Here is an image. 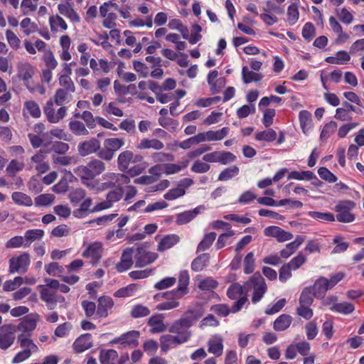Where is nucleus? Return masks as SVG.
<instances>
[{"label": "nucleus", "mask_w": 364, "mask_h": 364, "mask_svg": "<svg viewBox=\"0 0 364 364\" xmlns=\"http://www.w3.org/2000/svg\"><path fill=\"white\" fill-rule=\"evenodd\" d=\"M27 169L29 171L35 169L38 174L46 173L49 169V165L46 161L45 153L40 151L31 156L28 162Z\"/></svg>", "instance_id": "nucleus-11"}, {"label": "nucleus", "mask_w": 364, "mask_h": 364, "mask_svg": "<svg viewBox=\"0 0 364 364\" xmlns=\"http://www.w3.org/2000/svg\"><path fill=\"white\" fill-rule=\"evenodd\" d=\"M239 173V168L236 166H232L225 168L220 172L218 176V181H225L234 176H237Z\"/></svg>", "instance_id": "nucleus-56"}, {"label": "nucleus", "mask_w": 364, "mask_h": 364, "mask_svg": "<svg viewBox=\"0 0 364 364\" xmlns=\"http://www.w3.org/2000/svg\"><path fill=\"white\" fill-rule=\"evenodd\" d=\"M58 82L61 89H65L72 92L75 91V84L70 77L68 76V75H59Z\"/></svg>", "instance_id": "nucleus-61"}, {"label": "nucleus", "mask_w": 364, "mask_h": 364, "mask_svg": "<svg viewBox=\"0 0 364 364\" xmlns=\"http://www.w3.org/2000/svg\"><path fill=\"white\" fill-rule=\"evenodd\" d=\"M287 178L289 180L294 179L298 181H311L313 179H316L318 181V178L314 174V172L311 171H291L288 176Z\"/></svg>", "instance_id": "nucleus-38"}, {"label": "nucleus", "mask_w": 364, "mask_h": 364, "mask_svg": "<svg viewBox=\"0 0 364 364\" xmlns=\"http://www.w3.org/2000/svg\"><path fill=\"white\" fill-rule=\"evenodd\" d=\"M337 127L338 124L334 121L326 123L321 130L320 140L321 141H326L336 131Z\"/></svg>", "instance_id": "nucleus-48"}, {"label": "nucleus", "mask_w": 364, "mask_h": 364, "mask_svg": "<svg viewBox=\"0 0 364 364\" xmlns=\"http://www.w3.org/2000/svg\"><path fill=\"white\" fill-rule=\"evenodd\" d=\"M255 268V259L254 252H250L247 253L244 259V272L247 274H251L254 272Z\"/></svg>", "instance_id": "nucleus-63"}, {"label": "nucleus", "mask_w": 364, "mask_h": 364, "mask_svg": "<svg viewBox=\"0 0 364 364\" xmlns=\"http://www.w3.org/2000/svg\"><path fill=\"white\" fill-rule=\"evenodd\" d=\"M202 143V139L200 136V134L191 136L188 139H186L181 142L177 143L176 144L182 149L186 150L190 149L192 146L198 144Z\"/></svg>", "instance_id": "nucleus-53"}, {"label": "nucleus", "mask_w": 364, "mask_h": 364, "mask_svg": "<svg viewBox=\"0 0 364 364\" xmlns=\"http://www.w3.org/2000/svg\"><path fill=\"white\" fill-rule=\"evenodd\" d=\"M183 297L174 290L156 294L154 296V299L159 303L155 309L157 311H168L176 309L180 306L178 300Z\"/></svg>", "instance_id": "nucleus-3"}, {"label": "nucleus", "mask_w": 364, "mask_h": 364, "mask_svg": "<svg viewBox=\"0 0 364 364\" xmlns=\"http://www.w3.org/2000/svg\"><path fill=\"white\" fill-rule=\"evenodd\" d=\"M17 69L18 77L23 80L27 89L31 93H33L36 91V88L31 87L28 81L34 75V68L29 63H19L17 65Z\"/></svg>", "instance_id": "nucleus-12"}, {"label": "nucleus", "mask_w": 364, "mask_h": 364, "mask_svg": "<svg viewBox=\"0 0 364 364\" xmlns=\"http://www.w3.org/2000/svg\"><path fill=\"white\" fill-rule=\"evenodd\" d=\"M31 264L30 255L28 252L14 256L9 261V272L11 274L26 273Z\"/></svg>", "instance_id": "nucleus-7"}, {"label": "nucleus", "mask_w": 364, "mask_h": 364, "mask_svg": "<svg viewBox=\"0 0 364 364\" xmlns=\"http://www.w3.org/2000/svg\"><path fill=\"white\" fill-rule=\"evenodd\" d=\"M264 235L266 237H272L279 242H284L291 240L294 235L291 232H287L279 226H269L264 230Z\"/></svg>", "instance_id": "nucleus-14"}, {"label": "nucleus", "mask_w": 364, "mask_h": 364, "mask_svg": "<svg viewBox=\"0 0 364 364\" xmlns=\"http://www.w3.org/2000/svg\"><path fill=\"white\" fill-rule=\"evenodd\" d=\"M228 296L232 300L246 296L242 287L238 283L231 284L227 290Z\"/></svg>", "instance_id": "nucleus-50"}, {"label": "nucleus", "mask_w": 364, "mask_h": 364, "mask_svg": "<svg viewBox=\"0 0 364 364\" xmlns=\"http://www.w3.org/2000/svg\"><path fill=\"white\" fill-rule=\"evenodd\" d=\"M44 236V231L41 229H31L25 232L23 240L25 248L29 247L36 240H41Z\"/></svg>", "instance_id": "nucleus-29"}, {"label": "nucleus", "mask_w": 364, "mask_h": 364, "mask_svg": "<svg viewBox=\"0 0 364 364\" xmlns=\"http://www.w3.org/2000/svg\"><path fill=\"white\" fill-rule=\"evenodd\" d=\"M210 256L208 253H203L196 257L191 262V269L193 272H200L205 268L210 261Z\"/></svg>", "instance_id": "nucleus-33"}, {"label": "nucleus", "mask_w": 364, "mask_h": 364, "mask_svg": "<svg viewBox=\"0 0 364 364\" xmlns=\"http://www.w3.org/2000/svg\"><path fill=\"white\" fill-rule=\"evenodd\" d=\"M159 124L171 132H176L178 127V122L169 117H160Z\"/></svg>", "instance_id": "nucleus-55"}, {"label": "nucleus", "mask_w": 364, "mask_h": 364, "mask_svg": "<svg viewBox=\"0 0 364 364\" xmlns=\"http://www.w3.org/2000/svg\"><path fill=\"white\" fill-rule=\"evenodd\" d=\"M300 127L304 134H307L311 128L312 116L308 110H301L299 114Z\"/></svg>", "instance_id": "nucleus-39"}, {"label": "nucleus", "mask_w": 364, "mask_h": 364, "mask_svg": "<svg viewBox=\"0 0 364 364\" xmlns=\"http://www.w3.org/2000/svg\"><path fill=\"white\" fill-rule=\"evenodd\" d=\"M287 16V22L289 26H293L296 23L299 18V12L296 3H292L288 6Z\"/></svg>", "instance_id": "nucleus-46"}, {"label": "nucleus", "mask_w": 364, "mask_h": 364, "mask_svg": "<svg viewBox=\"0 0 364 364\" xmlns=\"http://www.w3.org/2000/svg\"><path fill=\"white\" fill-rule=\"evenodd\" d=\"M53 105L54 102L53 100L50 99L48 100L43 107V112L50 123L56 124L65 117L67 107L64 106L60 107L55 112Z\"/></svg>", "instance_id": "nucleus-9"}, {"label": "nucleus", "mask_w": 364, "mask_h": 364, "mask_svg": "<svg viewBox=\"0 0 364 364\" xmlns=\"http://www.w3.org/2000/svg\"><path fill=\"white\" fill-rule=\"evenodd\" d=\"M216 238V233L211 232L204 235L203 240L199 242L197 247V252H203L209 249Z\"/></svg>", "instance_id": "nucleus-45"}, {"label": "nucleus", "mask_w": 364, "mask_h": 364, "mask_svg": "<svg viewBox=\"0 0 364 364\" xmlns=\"http://www.w3.org/2000/svg\"><path fill=\"white\" fill-rule=\"evenodd\" d=\"M329 309L333 312L343 315H348L354 311L355 307L353 304L344 301L333 304V306L329 307Z\"/></svg>", "instance_id": "nucleus-43"}, {"label": "nucleus", "mask_w": 364, "mask_h": 364, "mask_svg": "<svg viewBox=\"0 0 364 364\" xmlns=\"http://www.w3.org/2000/svg\"><path fill=\"white\" fill-rule=\"evenodd\" d=\"M355 207V202L352 200L339 201L334 208L336 212L335 216L337 221L343 223H350L355 220V215L352 213V210Z\"/></svg>", "instance_id": "nucleus-6"}, {"label": "nucleus", "mask_w": 364, "mask_h": 364, "mask_svg": "<svg viewBox=\"0 0 364 364\" xmlns=\"http://www.w3.org/2000/svg\"><path fill=\"white\" fill-rule=\"evenodd\" d=\"M149 309L142 304L134 305L130 312V315L134 318L146 317L150 314Z\"/></svg>", "instance_id": "nucleus-52"}, {"label": "nucleus", "mask_w": 364, "mask_h": 364, "mask_svg": "<svg viewBox=\"0 0 364 364\" xmlns=\"http://www.w3.org/2000/svg\"><path fill=\"white\" fill-rule=\"evenodd\" d=\"M113 306L114 301L111 297L107 296L100 297L97 306L96 317L106 318L109 314V311L112 309Z\"/></svg>", "instance_id": "nucleus-19"}, {"label": "nucleus", "mask_w": 364, "mask_h": 364, "mask_svg": "<svg viewBox=\"0 0 364 364\" xmlns=\"http://www.w3.org/2000/svg\"><path fill=\"white\" fill-rule=\"evenodd\" d=\"M161 349L163 352H167L170 348L185 343L176 335L166 334L160 338Z\"/></svg>", "instance_id": "nucleus-24"}, {"label": "nucleus", "mask_w": 364, "mask_h": 364, "mask_svg": "<svg viewBox=\"0 0 364 364\" xmlns=\"http://www.w3.org/2000/svg\"><path fill=\"white\" fill-rule=\"evenodd\" d=\"M23 168V162L18 161L16 159H12L6 167V171L9 176L13 177L16 173L22 171Z\"/></svg>", "instance_id": "nucleus-59"}, {"label": "nucleus", "mask_w": 364, "mask_h": 364, "mask_svg": "<svg viewBox=\"0 0 364 364\" xmlns=\"http://www.w3.org/2000/svg\"><path fill=\"white\" fill-rule=\"evenodd\" d=\"M123 194V188L119 186L109 191L107 194L106 198L113 205L114 203L119 201L122 198Z\"/></svg>", "instance_id": "nucleus-54"}, {"label": "nucleus", "mask_w": 364, "mask_h": 364, "mask_svg": "<svg viewBox=\"0 0 364 364\" xmlns=\"http://www.w3.org/2000/svg\"><path fill=\"white\" fill-rule=\"evenodd\" d=\"M100 146V140L96 138H92L80 143L77 146V150L81 156H85L94 153L97 154L99 150L101 149Z\"/></svg>", "instance_id": "nucleus-15"}, {"label": "nucleus", "mask_w": 364, "mask_h": 364, "mask_svg": "<svg viewBox=\"0 0 364 364\" xmlns=\"http://www.w3.org/2000/svg\"><path fill=\"white\" fill-rule=\"evenodd\" d=\"M189 274L187 270H183L180 272L178 277V287L173 289L176 293L184 296L188 292V285L189 284Z\"/></svg>", "instance_id": "nucleus-31"}, {"label": "nucleus", "mask_w": 364, "mask_h": 364, "mask_svg": "<svg viewBox=\"0 0 364 364\" xmlns=\"http://www.w3.org/2000/svg\"><path fill=\"white\" fill-rule=\"evenodd\" d=\"M165 316L163 314H155L152 315L147 321V325L150 327L151 333L155 334L165 331L167 329L164 323Z\"/></svg>", "instance_id": "nucleus-17"}, {"label": "nucleus", "mask_w": 364, "mask_h": 364, "mask_svg": "<svg viewBox=\"0 0 364 364\" xmlns=\"http://www.w3.org/2000/svg\"><path fill=\"white\" fill-rule=\"evenodd\" d=\"M203 314L204 310L203 307L197 306L187 310L182 318L185 321H188L190 323V326H192L196 321L203 316Z\"/></svg>", "instance_id": "nucleus-37"}, {"label": "nucleus", "mask_w": 364, "mask_h": 364, "mask_svg": "<svg viewBox=\"0 0 364 364\" xmlns=\"http://www.w3.org/2000/svg\"><path fill=\"white\" fill-rule=\"evenodd\" d=\"M230 129L227 127L222 128L218 131L209 130L205 132H201L200 136L202 142L220 141L229 134Z\"/></svg>", "instance_id": "nucleus-23"}, {"label": "nucleus", "mask_w": 364, "mask_h": 364, "mask_svg": "<svg viewBox=\"0 0 364 364\" xmlns=\"http://www.w3.org/2000/svg\"><path fill=\"white\" fill-rule=\"evenodd\" d=\"M139 337V332L138 331H130L116 338L113 341V343L136 346L138 345Z\"/></svg>", "instance_id": "nucleus-25"}, {"label": "nucleus", "mask_w": 364, "mask_h": 364, "mask_svg": "<svg viewBox=\"0 0 364 364\" xmlns=\"http://www.w3.org/2000/svg\"><path fill=\"white\" fill-rule=\"evenodd\" d=\"M157 258L158 255L156 253L147 251L142 247H139L136 249L134 255L135 267H144L153 263Z\"/></svg>", "instance_id": "nucleus-10"}, {"label": "nucleus", "mask_w": 364, "mask_h": 364, "mask_svg": "<svg viewBox=\"0 0 364 364\" xmlns=\"http://www.w3.org/2000/svg\"><path fill=\"white\" fill-rule=\"evenodd\" d=\"M121 178L128 179V177L123 173H116L113 172L106 173L102 176V182L100 183L96 190L105 191L117 188Z\"/></svg>", "instance_id": "nucleus-13"}, {"label": "nucleus", "mask_w": 364, "mask_h": 364, "mask_svg": "<svg viewBox=\"0 0 364 364\" xmlns=\"http://www.w3.org/2000/svg\"><path fill=\"white\" fill-rule=\"evenodd\" d=\"M304 241V236L297 235L293 242L288 243L286 247L279 252L280 257L284 259L289 258Z\"/></svg>", "instance_id": "nucleus-22"}, {"label": "nucleus", "mask_w": 364, "mask_h": 364, "mask_svg": "<svg viewBox=\"0 0 364 364\" xmlns=\"http://www.w3.org/2000/svg\"><path fill=\"white\" fill-rule=\"evenodd\" d=\"M17 339L21 348L24 349H31L32 352H36L38 350V346L33 341L31 338H27L24 333L18 335Z\"/></svg>", "instance_id": "nucleus-58"}, {"label": "nucleus", "mask_w": 364, "mask_h": 364, "mask_svg": "<svg viewBox=\"0 0 364 364\" xmlns=\"http://www.w3.org/2000/svg\"><path fill=\"white\" fill-rule=\"evenodd\" d=\"M118 353L114 349H102L100 352L99 360L101 364H116Z\"/></svg>", "instance_id": "nucleus-34"}, {"label": "nucleus", "mask_w": 364, "mask_h": 364, "mask_svg": "<svg viewBox=\"0 0 364 364\" xmlns=\"http://www.w3.org/2000/svg\"><path fill=\"white\" fill-rule=\"evenodd\" d=\"M202 208V206H198L193 210H186L178 214L176 218V223L178 225H184L188 223L197 216Z\"/></svg>", "instance_id": "nucleus-30"}, {"label": "nucleus", "mask_w": 364, "mask_h": 364, "mask_svg": "<svg viewBox=\"0 0 364 364\" xmlns=\"http://www.w3.org/2000/svg\"><path fill=\"white\" fill-rule=\"evenodd\" d=\"M6 38L10 47L14 50H18L20 48L21 40L16 33L10 29L6 31Z\"/></svg>", "instance_id": "nucleus-62"}, {"label": "nucleus", "mask_w": 364, "mask_h": 364, "mask_svg": "<svg viewBox=\"0 0 364 364\" xmlns=\"http://www.w3.org/2000/svg\"><path fill=\"white\" fill-rule=\"evenodd\" d=\"M292 322V317L286 314L279 316L273 323V328L276 331H284L287 330Z\"/></svg>", "instance_id": "nucleus-32"}, {"label": "nucleus", "mask_w": 364, "mask_h": 364, "mask_svg": "<svg viewBox=\"0 0 364 364\" xmlns=\"http://www.w3.org/2000/svg\"><path fill=\"white\" fill-rule=\"evenodd\" d=\"M69 128L70 131L77 136H86L89 134V132L85 124L80 121H70L69 122Z\"/></svg>", "instance_id": "nucleus-47"}, {"label": "nucleus", "mask_w": 364, "mask_h": 364, "mask_svg": "<svg viewBox=\"0 0 364 364\" xmlns=\"http://www.w3.org/2000/svg\"><path fill=\"white\" fill-rule=\"evenodd\" d=\"M139 150L153 149L154 150H161L164 147V143L157 139H142L136 146Z\"/></svg>", "instance_id": "nucleus-27"}, {"label": "nucleus", "mask_w": 364, "mask_h": 364, "mask_svg": "<svg viewBox=\"0 0 364 364\" xmlns=\"http://www.w3.org/2000/svg\"><path fill=\"white\" fill-rule=\"evenodd\" d=\"M208 352L216 357H220L223 353V338L218 335L211 337L207 342Z\"/></svg>", "instance_id": "nucleus-21"}, {"label": "nucleus", "mask_w": 364, "mask_h": 364, "mask_svg": "<svg viewBox=\"0 0 364 364\" xmlns=\"http://www.w3.org/2000/svg\"><path fill=\"white\" fill-rule=\"evenodd\" d=\"M218 76V72L215 70L210 71L208 75L207 81L211 86L213 93H218L225 85V78L223 77H220L214 81Z\"/></svg>", "instance_id": "nucleus-28"}, {"label": "nucleus", "mask_w": 364, "mask_h": 364, "mask_svg": "<svg viewBox=\"0 0 364 364\" xmlns=\"http://www.w3.org/2000/svg\"><path fill=\"white\" fill-rule=\"evenodd\" d=\"M314 291L311 287H305L301 293L299 301V304L311 305L314 301Z\"/></svg>", "instance_id": "nucleus-57"}, {"label": "nucleus", "mask_w": 364, "mask_h": 364, "mask_svg": "<svg viewBox=\"0 0 364 364\" xmlns=\"http://www.w3.org/2000/svg\"><path fill=\"white\" fill-rule=\"evenodd\" d=\"M242 80L245 83L248 84L252 82H259L262 80V76L253 71H250L247 66H243L242 69Z\"/></svg>", "instance_id": "nucleus-51"}, {"label": "nucleus", "mask_w": 364, "mask_h": 364, "mask_svg": "<svg viewBox=\"0 0 364 364\" xmlns=\"http://www.w3.org/2000/svg\"><path fill=\"white\" fill-rule=\"evenodd\" d=\"M311 287L314 291V296L319 299L323 298L326 291L330 290L327 283V278L324 277L318 278Z\"/></svg>", "instance_id": "nucleus-26"}, {"label": "nucleus", "mask_w": 364, "mask_h": 364, "mask_svg": "<svg viewBox=\"0 0 364 364\" xmlns=\"http://www.w3.org/2000/svg\"><path fill=\"white\" fill-rule=\"evenodd\" d=\"M277 132L272 129H267L255 134V139L259 141L272 142L277 139Z\"/></svg>", "instance_id": "nucleus-49"}, {"label": "nucleus", "mask_w": 364, "mask_h": 364, "mask_svg": "<svg viewBox=\"0 0 364 364\" xmlns=\"http://www.w3.org/2000/svg\"><path fill=\"white\" fill-rule=\"evenodd\" d=\"M179 237L175 234L167 235L164 237L158 245L157 250L164 252L173 247L179 242Z\"/></svg>", "instance_id": "nucleus-36"}, {"label": "nucleus", "mask_w": 364, "mask_h": 364, "mask_svg": "<svg viewBox=\"0 0 364 364\" xmlns=\"http://www.w3.org/2000/svg\"><path fill=\"white\" fill-rule=\"evenodd\" d=\"M38 1L39 0H22L21 6L23 14L26 16L36 11Z\"/></svg>", "instance_id": "nucleus-64"}, {"label": "nucleus", "mask_w": 364, "mask_h": 364, "mask_svg": "<svg viewBox=\"0 0 364 364\" xmlns=\"http://www.w3.org/2000/svg\"><path fill=\"white\" fill-rule=\"evenodd\" d=\"M148 164L139 154H134L130 150L122 151L117 157L118 169L127 173L132 176H139L144 171Z\"/></svg>", "instance_id": "nucleus-2"}, {"label": "nucleus", "mask_w": 364, "mask_h": 364, "mask_svg": "<svg viewBox=\"0 0 364 364\" xmlns=\"http://www.w3.org/2000/svg\"><path fill=\"white\" fill-rule=\"evenodd\" d=\"M39 317L40 316L36 314L32 318H26L21 321L18 328L23 331L22 333L33 332L36 328Z\"/></svg>", "instance_id": "nucleus-40"}, {"label": "nucleus", "mask_w": 364, "mask_h": 364, "mask_svg": "<svg viewBox=\"0 0 364 364\" xmlns=\"http://www.w3.org/2000/svg\"><path fill=\"white\" fill-rule=\"evenodd\" d=\"M24 107L30 115L33 118H39L41 116V111L37 102L33 100L25 102Z\"/></svg>", "instance_id": "nucleus-60"}, {"label": "nucleus", "mask_w": 364, "mask_h": 364, "mask_svg": "<svg viewBox=\"0 0 364 364\" xmlns=\"http://www.w3.org/2000/svg\"><path fill=\"white\" fill-rule=\"evenodd\" d=\"M4 328V326L0 331V348L7 350L14 344L16 337L12 331L3 332Z\"/></svg>", "instance_id": "nucleus-42"}, {"label": "nucleus", "mask_w": 364, "mask_h": 364, "mask_svg": "<svg viewBox=\"0 0 364 364\" xmlns=\"http://www.w3.org/2000/svg\"><path fill=\"white\" fill-rule=\"evenodd\" d=\"M102 252V245L100 242H93L90 244L82 253L85 258L91 259V262H97L101 257Z\"/></svg>", "instance_id": "nucleus-20"}, {"label": "nucleus", "mask_w": 364, "mask_h": 364, "mask_svg": "<svg viewBox=\"0 0 364 364\" xmlns=\"http://www.w3.org/2000/svg\"><path fill=\"white\" fill-rule=\"evenodd\" d=\"M49 24L53 33H56L59 30L66 31L68 25L65 20L59 15H53L49 17Z\"/></svg>", "instance_id": "nucleus-41"}, {"label": "nucleus", "mask_w": 364, "mask_h": 364, "mask_svg": "<svg viewBox=\"0 0 364 364\" xmlns=\"http://www.w3.org/2000/svg\"><path fill=\"white\" fill-rule=\"evenodd\" d=\"M40 297L46 304L48 309L50 310L54 309L57 303L64 299L63 296L57 295L55 291L48 287H43L41 290Z\"/></svg>", "instance_id": "nucleus-16"}, {"label": "nucleus", "mask_w": 364, "mask_h": 364, "mask_svg": "<svg viewBox=\"0 0 364 364\" xmlns=\"http://www.w3.org/2000/svg\"><path fill=\"white\" fill-rule=\"evenodd\" d=\"M105 164L97 159L90 161L86 165L78 166L74 169V173L82 183L91 190L98 188L99 181L95 179L105 170Z\"/></svg>", "instance_id": "nucleus-1"}, {"label": "nucleus", "mask_w": 364, "mask_h": 364, "mask_svg": "<svg viewBox=\"0 0 364 364\" xmlns=\"http://www.w3.org/2000/svg\"><path fill=\"white\" fill-rule=\"evenodd\" d=\"M191 327L190 323L181 317L172 323L168 331L176 335L181 341L186 343L192 336V333L190 331Z\"/></svg>", "instance_id": "nucleus-8"}, {"label": "nucleus", "mask_w": 364, "mask_h": 364, "mask_svg": "<svg viewBox=\"0 0 364 364\" xmlns=\"http://www.w3.org/2000/svg\"><path fill=\"white\" fill-rule=\"evenodd\" d=\"M122 138H108L104 141L103 147L97 152V156L105 161H111L115 153L124 145Z\"/></svg>", "instance_id": "nucleus-4"}, {"label": "nucleus", "mask_w": 364, "mask_h": 364, "mask_svg": "<svg viewBox=\"0 0 364 364\" xmlns=\"http://www.w3.org/2000/svg\"><path fill=\"white\" fill-rule=\"evenodd\" d=\"M92 345V335L90 333H84L75 341L73 348L75 353H81L90 348Z\"/></svg>", "instance_id": "nucleus-18"}, {"label": "nucleus", "mask_w": 364, "mask_h": 364, "mask_svg": "<svg viewBox=\"0 0 364 364\" xmlns=\"http://www.w3.org/2000/svg\"><path fill=\"white\" fill-rule=\"evenodd\" d=\"M58 9L60 14L68 18L71 21L79 22L80 21L79 15L69 4H60L58 6Z\"/></svg>", "instance_id": "nucleus-35"}, {"label": "nucleus", "mask_w": 364, "mask_h": 364, "mask_svg": "<svg viewBox=\"0 0 364 364\" xmlns=\"http://www.w3.org/2000/svg\"><path fill=\"white\" fill-rule=\"evenodd\" d=\"M11 198L16 204L19 205L30 207L33 205L32 198L22 192H14Z\"/></svg>", "instance_id": "nucleus-44"}, {"label": "nucleus", "mask_w": 364, "mask_h": 364, "mask_svg": "<svg viewBox=\"0 0 364 364\" xmlns=\"http://www.w3.org/2000/svg\"><path fill=\"white\" fill-rule=\"evenodd\" d=\"M247 285L252 287L253 294L252 302L258 303L264 296L267 291V286L262 274L257 272L254 273L247 282Z\"/></svg>", "instance_id": "nucleus-5"}]
</instances>
